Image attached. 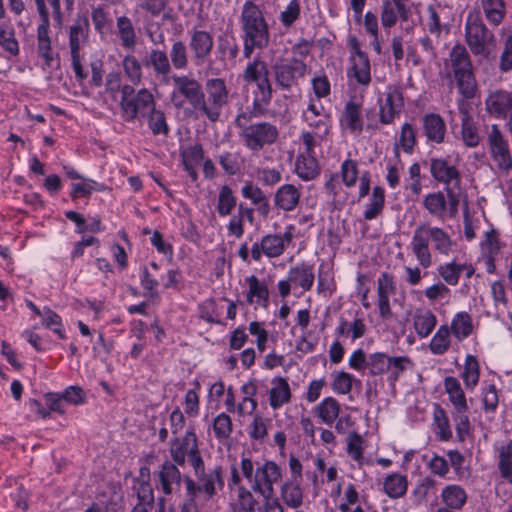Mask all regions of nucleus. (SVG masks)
Returning a JSON list of instances; mask_svg holds the SVG:
<instances>
[{"mask_svg": "<svg viewBox=\"0 0 512 512\" xmlns=\"http://www.w3.org/2000/svg\"><path fill=\"white\" fill-rule=\"evenodd\" d=\"M430 240L435 250L442 254H448L452 248V240L443 229L431 227L425 223L418 225L414 231L410 247L419 266L424 269L432 265V255L429 250Z\"/></svg>", "mask_w": 512, "mask_h": 512, "instance_id": "nucleus-1", "label": "nucleus"}, {"mask_svg": "<svg viewBox=\"0 0 512 512\" xmlns=\"http://www.w3.org/2000/svg\"><path fill=\"white\" fill-rule=\"evenodd\" d=\"M445 68L456 80L457 88L465 99H471L476 95L477 82L473 73V64L467 49L456 44L449 52L445 61Z\"/></svg>", "mask_w": 512, "mask_h": 512, "instance_id": "nucleus-2", "label": "nucleus"}, {"mask_svg": "<svg viewBox=\"0 0 512 512\" xmlns=\"http://www.w3.org/2000/svg\"><path fill=\"white\" fill-rule=\"evenodd\" d=\"M465 40L474 55L488 57L495 47L494 34L477 13H469L465 24Z\"/></svg>", "mask_w": 512, "mask_h": 512, "instance_id": "nucleus-3", "label": "nucleus"}, {"mask_svg": "<svg viewBox=\"0 0 512 512\" xmlns=\"http://www.w3.org/2000/svg\"><path fill=\"white\" fill-rule=\"evenodd\" d=\"M172 81L174 89L170 94V100L173 106L180 109L187 100L197 115H200L202 98L204 97L201 83L188 75H173Z\"/></svg>", "mask_w": 512, "mask_h": 512, "instance_id": "nucleus-4", "label": "nucleus"}, {"mask_svg": "<svg viewBox=\"0 0 512 512\" xmlns=\"http://www.w3.org/2000/svg\"><path fill=\"white\" fill-rule=\"evenodd\" d=\"M169 453L173 462L183 466L186 459L190 462L194 472L201 469L203 461L198 448L197 436L193 429H189L183 436H175L170 442Z\"/></svg>", "mask_w": 512, "mask_h": 512, "instance_id": "nucleus-5", "label": "nucleus"}, {"mask_svg": "<svg viewBox=\"0 0 512 512\" xmlns=\"http://www.w3.org/2000/svg\"><path fill=\"white\" fill-rule=\"evenodd\" d=\"M197 481L190 477H184V482L187 490V496L193 499L198 498L200 493H204L207 500L211 499L217 493V488L222 489L224 482L222 478V468L215 467L209 472H205L204 461H201V469L194 472Z\"/></svg>", "mask_w": 512, "mask_h": 512, "instance_id": "nucleus-6", "label": "nucleus"}, {"mask_svg": "<svg viewBox=\"0 0 512 512\" xmlns=\"http://www.w3.org/2000/svg\"><path fill=\"white\" fill-rule=\"evenodd\" d=\"M406 356L389 357L384 353H373L368 356L367 368L373 376L388 374V381L394 384L399 376L411 365Z\"/></svg>", "mask_w": 512, "mask_h": 512, "instance_id": "nucleus-7", "label": "nucleus"}, {"mask_svg": "<svg viewBox=\"0 0 512 512\" xmlns=\"http://www.w3.org/2000/svg\"><path fill=\"white\" fill-rule=\"evenodd\" d=\"M207 99L202 98L200 116L207 117L216 122L220 117L221 109L228 102V91L224 80L220 78L209 79L206 82Z\"/></svg>", "mask_w": 512, "mask_h": 512, "instance_id": "nucleus-8", "label": "nucleus"}, {"mask_svg": "<svg viewBox=\"0 0 512 512\" xmlns=\"http://www.w3.org/2000/svg\"><path fill=\"white\" fill-rule=\"evenodd\" d=\"M490 155L498 169L509 171L512 168V156L509 143L497 124H492L486 132Z\"/></svg>", "mask_w": 512, "mask_h": 512, "instance_id": "nucleus-9", "label": "nucleus"}, {"mask_svg": "<svg viewBox=\"0 0 512 512\" xmlns=\"http://www.w3.org/2000/svg\"><path fill=\"white\" fill-rule=\"evenodd\" d=\"M156 106L153 94L146 88L140 89L128 102L123 103L122 118L126 122H134L138 115L143 117Z\"/></svg>", "mask_w": 512, "mask_h": 512, "instance_id": "nucleus-10", "label": "nucleus"}, {"mask_svg": "<svg viewBox=\"0 0 512 512\" xmlns=\"http://www.w3.org/2000/svg\"><path fill=\"white\" fill-rule=\"evenodd\" d=\"M241 27L244 32L245 58H250L256 47V5L252 0L246 1L241 15Z\"/></svg>", "mask_w": 512, "mask_h": 512, "instance_id": "nucleus-11", "label": "nucleus"}, {"mask_svg": "<svg viewBox=\"0 0 512 512\" xmlns=\"http://www.w3.org/2000/svg\"><path fill=\"white\" fill-rule=\"evenodd\" d=\"M396 290L393 275L387 272L381 273L377 279V306L383 320H390L393 317L389 298L396 293Z\"/></svg>", "mask_w": 512, "mask_h": 512, "instance_id": "nucleus-12", "label": "nucleus"}, {"mask_svg": "<svg viewBox=\"0 0 512 512\" xmlns=\"http://www.w3.org/2000/svg\"><path fill=\"white\" fill-rule=\"evenodd\" d=\"M307 70L308 67L302 59L292 57L288 63L276 67V79L282 87L290 88L306 75Z\"/></svg>", "mask_w": 512, "mask_h": 512, "instance_id": "nucleus-13", "label": "nucleus"}, {"mask_svg": "<svg viewBox=\"0 0 512 512\" xmlns=\"http://www.w3.org/2000/svg\"><path fill=\"white\" fill-rule=\"evenodd\" d=\"M459 199L455 194H427L424 204L430 213L444 217L454 216L457 212Z\"/></svg>", "mask_w": 512, "mask_h": 512, "instance_id": "nucleus-14", "label": "nucleus"}, {"mask_svg": "<svg viewBox=\"0 0 512 512\" xmlns=\"http://www.w3.org/2000/svg\"><path fill=\"white\" fill-rule=\"evenodd\" d=\"M242 400L238 404V413L243 417H249L250 421V436L256 439V415L254 411L256 409V383L254 380H249L242 386Z\"/></svg>", "mask_w": 512, "mask_h": 512, "instance_id": "nucleus-15", "label": "nucleus"}, {"mask_svg": "<svg viewBox=\"0 0 512 512\" xmlns=\"http://www.w3.org/2000/svg\"><path fill=\"white\" fill-rule=\"evenodd\" d=\"M214 41L212 35L205 30H194L191 32L189 47L193 53L196 65L206 62L213 49Z\"/></svg>", "mask_w": 512, "mask_h": 512, "instance_id": "nucleus-16", "label": "nucleus"}, {"mask_svg": "<svg viewBox=\"0 0 512 512\" xmlns=\"http://www.w3.org/2000/svg\"><path fill=\"white\" fill-rule=\"evenodd\" d=\"M281 478V470L275 462H266L258 469V493L264 498L273 497V485Z\"/></svg>", "mask_w": 512, "mask_h": 512, "instance_id": "nucleus-17", "label": "nucleus"}, {"mask_svg": "<svg viewBox=\"0 0 512 512\" xmlns=\"http://www.w3.org/2000/svg\"><path fill=\"white\" fill-rule=\"evenodd\" d=\"M486 109L497 118H506L512 110V91H495L486 100Z\"/></svg>", "mask_w": 512, "mask_h": 512, "instance_id": "nucleus-18", "label": "nucleus"}, {"mask_svg": "<svg viewBox=\"0 0 512 512\" xmlns=\"http://www.w3.org/2000/svg\"><path fill=\"white\" fill-rule=\"evenodd\" d=\"M176 465L166 461L158 473L161 490L165 495H170L180 489L182 477Z\"/></svg>", "mask_w": 512, "mask_h": 512, "instance_id": "nucleus-19", "label": "nucleus"}, {"mask_svg": "<svg viewBox=\"0 0 512 512\" xmlns=\"http://www.w3.org/2000/svg\"><path fill=\"white\" fill-rule=\"evenodd\" d=\"M90 31L89 20L86 16H78L69 27L70 54L80 53L81 47L88 40Z\"/></svg>", "mask_w": 512, "mask_h": 512, "instance_id": "nucleus-20", "label": "nucleus"}, {"mask_svg": "<svg viewBox=\"0 0 512 512\" xmlns=\"http://www.w3.org/2000/svg\"><path fill=\"white\" fill-rule=\"evenodd\" d=\"M342 180L347 188H351L359 181V192H369L370 175L368 172L359 174L357 164L352 160H346L341 166Z\"/></svg>", "mask_w": 512, "mask_h": 512, "instance_id": "nucleus-21", "label": "nucleus"}, {"mask_svg": "<svg viewBox=\"0 0 512 512\" xmlns=\"http://www.w3.org/2000/svg\"><path fill=\"white\" fill-rule=\"evenodd\" d=\"M149 469L143 467L140 469V477L135 479L133 489L136 493L139 505L153 506L154 493L149 482Z\"/></svg>", "mask_w": 512, "mask_h": 512, "instance_id": "nucleus-22", "label": "nucleus"}, {"mask_svg": "<svg viewBox=\"0 0 512 512\" xmlns=\"http://www.w3.org/2000/svg\"><path fill=\"white\" fill-rule=\"evenodd\" d=\"M289 281L293 286L302 288L303 291H309L314 283L313 266L307 263H301L291 268L288 272Z\"/></svg>", "mask_w": 512, "mask_h": 512, "instance_id": "nucleus-23", "label": "nucleus"}, {"mask_svg": "<svg viewBox=\"0 0 512 512\" xmlns=\"http://www.w3.org/2000/svg\"><path fill=\"white\" fill-rule=\"evenodd\" d=\"M413 327L420 338L428 337L437 325V318L430 310L418 309L412 317Z\"/></svg>", "mask_w": 512, "mask_h": 512, "instance_id": "nucleus-24", "label": "nucleus"}, {"mask_svg": "<svg viewBox=\"0 0 512 512\" xmlns=\"http://www.w3.org/2000/svg\"><path fill=\"white\" fill-rule=\"evenodd\" d=\"M424 133L429 141L441 143L444 140L446 124L443 118L435 113L427 114L423 118Z\"/></svg>", "mask_w": 512, "mask_h": 512, "instance_id": "nucleus-25", "label": "nucleus"}, {"mask_svg": "<svg viewBox=\"0 0 512 512\" xmlns=\"http://www.w3.org/2000/svg\"><path fill=\"white\" fill-rule=\"evenodd\" d=\"M269 391V404L273 409H279L290 402L291 392L288 382L281 377L274 378Z\"/></svg>", "mask_w": 512, "mask_h": 512, "instance_id": "nucleus-26", "label": "nucleus"}, {"mask_svg": "<svg viewBox=\"0 0 512 512\" xmlns=\"http://www.w3.org/2000/svg\"><path fill=\"white\" fill-rule=\"evenodd\" d=\"M254 465L251 459L242 458L240 471L232 467L231 481L235 486L256 487V475H254Z\"/></svg>", "mask_w": 512, "mask_h": 512, "instance_id": "nucleus-27", "label": "nucleus"}, {"mask_svg": "<svg viewBox=\"0 0 512 512\" xmlns=\"http://www.w3.org/2000/svg\"><path fill=\"white\" fill-rule=\"evenodd\" d=\"M340 123L344 128L351 132H361L363 127L361 119V105L354 101L346 103L340 118Z\"/></svg>", "mask_w": 512, "mask_h": 512, "instance_id": "nucleus-28", "label": "nucleus"}, {"mask_svg": "<svg viewBox=\"0 0 512 512\" xmlns=\"http://www.w3.org/2000/svg\"><path fill=\"white\" fill-rule=\"evenodd\" d=\"M116 27L121 40V46L129 51H133L137 44V35L131 19L127 16L118 17Z\"/></svg>", "mask_w": 512, "mask_h": 512, "instance_id": "nucleus-29", "label": "nucleus"}, {"mask_svg": "<svg viewBox=\"0 0 512 512\" xmlns=\"http://www.w3.org/2000/svg\"><path fill=\"white\" fill-rule=\"evenodd\" d=\"M314 413L324 424L331 425L339 416L340 404L333 397L324 398L315 406Z\"/></svg>", "mask_w": 512, "mask_h": 512, "instance_id": "nucleus-30", "label": "nucleus"}, {"mask_svg": "<svg viewBox=\"0 0 512 512\" xmlns=\"http://www.w3.org/2000/svg\"><path fill=\"white\" fill-rule=\"evenodd\" d=\"M436 486L437 482L431 477L422 478L411 491L412 503L416 506L426 503L430 496L436 495Z\"/></svg>", "mask_w": 512, "mask_h": 512, "instance_id": "nucleus-31", "label": "nucleus"}, {"mask_svg": "<svg viewBox=\"0 0 512 512\" xmlns=\"http://www.w3.org/2000/svg\"><path fill=\"white\" fill-rule=\"evenodd\" d=\"M497 457L501 477L512 484V440L497 447Z\"/></svg>", "mask_w": 512, "mask_h": 512, "instance_id": "nucleus-32", "label": "nucleus"}, {"mask_svg": "<svg viewBox=\"0 0 512 512\" xmlns=\"http://www.w3.org/2000/svg\"><path fill=\"white\" fill-rule=\"evenodd\" d=\"M253 111L241 113L236 118V123L241 129V137L245 144L252 150L256 149V128L253 123Z\"/></svg>", "mask_w": 512, "mask_h": 512, "instance_id": "nucleus-33", "label": "nucleus"}, {"mask_svg": "<svg viewBox=\"0 0 512 512\" xmlns=\"http://www.w3.org/2000/svg\"><path fill=\"white\" fill-rule=\"evenodd\" d=\"M441 498L445 506L459 510L465 505L467 494L460 485L451 484L442 490Z\"/></svg>", "mask_w": 512, "mask_h": 512, "instance_id": "nucleus-34", "label": "nucleus"}, {"mask_svg": "<svg viewBox=\"0 0 512 512\" xmlns=\"http://www.w3.org/2000/svg\"><path fill=\"white\" fill-rule=\"evenodd\" d=\"M384 201V194H361L359 203L364 208V218L372 220L377 217L383 210Z\"/></svg>", "mask_w": 512, "mask_h": 512, "instance_id": "nucleus-35", "label": "nucleus"}, {"mask_svg": "<svg viewBox=\"0 0 512 512\" xmlns=\"http://www.w3.org/2000/svg\"><path fill=\"white\" fill-rule=\"evenodd\" d=\"M431 173L436 180L448 185L452 183L456 185L458 183L457 170L453 166L448 165L444 160H433L431 163Z\"/></svg>", "mask_w": 512, "mask_h": 512, "instance_id": "nucleus-36", "label": "nucleus"}, {"mask_svg": "<svg viewBox=\"0 0 512 512\" xmlns=\"http://www.w3.org/2000/svg\"><path fill=\"white\" fill-rule=\"evenodd\" d=\"M473 331L472 319L467 312L457 313L451 322L450 333L458 340L462 341L469 337Z\"/></svg>", "mask_w": 512, "mask_h": 512, "instance_id": "nucleus-37", "label": "nucleus"}, {"mask_svg": "<svg viewBox=\"0 0 512 512\" xmlns=\"http://www.w3.org/2000/svg\"><path fill=\"white\" fill-rule=\"evenodd\" d=\"M480 377V367L478 360L473 355H467L464 362V367L461 372V378L464 382L466 389L474 390L478 385Z\"/></svg>", "mask_w": 512, "mask_h": 512, "instance_id": "nucleus-38", "label": "nucleus"}, {"mask_svg": "<svg viewBox=\"0 0 512 512\" xmlns=\"http://www.w3.org/2000/svg\"><path fill=\"white\" fill-rule=\"evenodd\" d=\"M351 68L348 76L355 78L356 82L363 86H368L371 82V67L369 58H358L350 60Z\"/></svg>", "mask_w": 512, "mask_h": 512, "instance_id": "nucleus-39", "label": "nucleus"}, {"mask_svg": "<svg viewBox=\"0 0 512 512\" xmlns=\"http://www.w3.org/2000/svg\"><path fill=\"white\" fill-rule=\"evenodd\" d=\"M408 488V481L406 476L394 473L388 475L383 482L384 492L390 498H400L402 497Z\"/></svg>", "mask_w": 512, "mask_h": 512, "instance_id": "nucleus-40", "label": "nucleus"}, {"mask_svg": "<svg viewBox=\"0 0 512 512\" xmlns=\"http://www.w3.org/2000/svg\"><path fill=\"white\" fill-rule=\"evenodd\" d=\"M481 5L488 22L498 26L506 14L504 0H481Z\"/></svg>", "mask_w": 512, "mask_h": 512, "instance_id": "nucleus-41", "label": "nucleus"}, {"mask_svg": "<svg viewBox=\"0 0 512 512\" xmlns=\"http://www.w3.org/2000/svg\"><path fill=\"white\" fill-rule=\"evenodd\" d=\"M49 18L46 22L42 21L37 28V49L39 55L45 60L47 65H50L53 60V52L51 47V41L48 35Z\"/></svg>", "mask_w": 512, "mask_h": 512, "instance_id": "nucleus-42", "label": "nucleus"}, {"mask_svg": "<svg viewBox=\"0 0 512 512\" xmlns=\"http://www.w3.org/2000/svg\"><path fill=\"white\" fill-rule=\"evenodd\" d=\"M444 389L448 394L449 400L453 408L467 406L465 393L457 378L448 376L444 379Z\"/></svg>", "mask_w": 512, "mask_h": 512, "instance_id": "nucleus-43", "label": "nucleus"}, {"mask_svg": "<svg viewBox=\"0 0 512 512\" xmlns=\"http://www.w3.org/2000/svg\"><path fill=\"white\" fill-rule=\"evenodd\" d=\"M91 20L95 31L101 36L106 35L112 27V18L109 12L101 5L91 8Z\"/></svg>", "mask_w": 512, "mask_h": 512, "instance_id": "nucleus-44", "label": "nucleus"}, {"mask_svg": "<svg viewBox=\"0 0 512 512\" xmlns=\"http://www.w3.org/2000/svg\"><path fill=\"white\" fill-rule=\"evenodd\" d=\"M236 488L237 498L235 507L237 512H254L256 501L253 493L256 491V487L236 486Z\"/></svg>", "mask_w": 512, "mask_h": 512, "instance_id": "nucleus-45", "label": "nucleus"}, {"mask_svg": "<svg viewBox=\"0 0 512 512\" xmlns=\"http://www.w3.org/2000/svg\"><path fill=\"white\" fill-rule=\"evenodd\" d=\"M450 347V328L447 325H441L432 337L429 348L434 355H442Z\"/></svg>", "mask_w": 512, "mask_h": 512, "instance_id": "nucleus-46", "label": "nucleus"}, {"mask_svg": "<svg viewBox=\"0 0 512 512\" xmlns=\"http://www.w3.org/2000/svg\"><path fill=\"white\" fill-rule=\"evenodd\" d=\"M282 498L284 502L292 507L298 508L303 502V492L299 481H288L282 486Z\"/></svg>", "mask_w": 512, "mask_h": 512, "instance_id": "nucleus-47", "label": "nucleus"}, {"mask_svg": "<svg viewBox=\"0 0 512 512\" xmlns=\"http://www.w3.org/2000/svg\"><path fill=\"white\" fill-rule=\"evenodd\" d=\"M148 126L154 135L167 136L169 134V126L163 111L157 110L154 106L147 114Z\"/></svg>", "mask_w": 512, "mask_h": 512, "instance_id": "nucleus-48", "label": "nucleus"}, {"mask_svg": "<svg viewBox=\"0 0 512 512\" xmlns=\"http://www.w3.org/2000/svg\"><path fill=\"white\" fill-rule=\"evenodd\" d=\"M295 170L302 179L311 180L318 175V163L314 156L301 155L297 158Z\"/></svg>", "mask_w": 512, "mask_h": 512, "instance_id": "nucleus-49", "label": "nucleus"}, {"mask_svg": "<svg viewBox=\"0 0 512 512\" xmlns=\"http://www.w3.org/2000/svg\"><path fill=\"white\" fill-rule=\"evenodd\" d=\"M148 63L156 75L167 76L171 72V64L165 51L152 49Z\"/></svg>", "mask_w": 512, "mask_h": 512, "instance_id": "nucleus-50", "label": "nucleus"}, {"mask_svg": "<svg viewBox=\"0 0 512 512\" xmlns=\"http://www.w3.org/2000/svg\"><path fill=\"white\" fill-rule=\"evenodd\" d=\"M122 68L128 80L138 85L142 80V67L138 59L132 55L128 54L122 59Z\"/></svg>", "mask_w": 512, "mask_h": 512, "instance_id": "nucleus-51", "label": "nucleus"}, {"mask_svg": "<svg viewBox=\"0 0 512 512\" xmlns=\"http://www.w3.org/2000/svg\"><path fill=\"white\" fill-rule=\"evenodd\" d=\"M212 427L219 441L227 440L232 433V420L226 413H220L214 418Z\"/></svg>", "mask_w": 512, "mask_h": 512, "instance_id": "nucleus-52", "label": "nucleus"}, {"mask_svg": "<svg viewBox=\"0 0 512 512\" xmlns=\"http://www.w3.org/2000/svg\"><path fill=\"white\" fill-rule=\"evenodd\" d=\"M203 154V148L200 144H195L186 148L182 153L183 163L186 170L193 174L195 167L202 163Z\"/></svg>", "mask_w": 512, "mask_h": 512, "instance_id": "nucleus-53", "label": "nucleus"}, {"mask_svg": "<svg viewBox=\"0 0 512 512\" xmlns=\"http://www.w3.org/2000/svg\"><path fill=\"white\" fill-rule=\"evenodd\" d=\"M332 389L337 394H348L353 387V376L344 371H335L331 374Z\"/></svg>", "mask_w": 512, "mask_h": 512, "instance_id": "nucleus-54", "label": "nucleus"}, {"mask_svg": "<svg viewBox=\"0 0 512 512\" xmlns=\"http://www.w3.org/2000/svg\"><path fill=\"white\" fill-rule=\"evenodd\" d=\"M465 268V264L456 262L442 264L438 267V272L442 279L449 285H457L459 277Z\"/></svg>", "mask_w": 512, "mask_h": 512, "instance_id": "nucleus-55", "label": "nucleus"}, {"mask_svg": "<svg viewBox=\"0 0 512 512\" xmlns=\"http://www.w3.org/2000/svg\"><path fill=\"white\" fill-rule=\"evenodd\" d=\"M168 2L169 0H135V7L138 11L154 18L164 12Z\"/></svg>", "mask_w": 512, "mask_h": 512, "instance_id": "nucleus-56", "label": "nucleus"}, {"mask_svg": "<svg viewBox=\"0 0 512 512\" xmlns=\"http://www.w3.org/2000/svg\"><path fill=\"white\" fill-rule=\"evenodd\" d=\"M468 405L453 408L452 417L459 439L463 440L468 434L470 422L467 415Z\"/></svg>", "mask_w": 512, "mask_h": 512, "instance_id": "nucleus-57", "label": "nucleus"}, {"mask_svg": "<svg viewBox=\"0 0 512 512\" xmlns=\"http://www.w3.org/2000/svg\"><path fill=\"white\" fill-rule=\"evenodd\" d=\"M363 439L356 433L352 432L347 437V453L361 467L364 463L363 458Z\"/></svg>", "mask_w": 512, "mask_h": 512, "instance_id": "nucleus-58", "label": "nucleus"}, {"mask_svg": "<svg viewBox=\"0 0 512 512\" xmlns=\"http://www.w3.org/2000/svg\"><path fill=\"white\" fill-rule=\"evenodd\" d=\"M0 46L10 55H18L19 44L11 27L0 26Z\"/></svg>", "mask_w": 512, "mask_h": 512, "instance_id": "nucleus-59", "label": "nucleus"}, {"mask_svg": "<svg viewBox=\"0 0 512 512\" xmlns=\"http://www.w3.org/2000/svg\"><path fill=\"white\" fill-rule=\"evenodd\" d=\"M171 63L175 69L182 70L188 66V56L185 44L178 40L172 44L170 50Z\"/></svg>", "mask_w": 512, "mask_h": 512, "instance_id": "nucleus-60", "label": "nucleus"}, {"mask_svg": "<svg viewBox=\"0 0 512 512\" xmlns=\"http://www.w3.org/2000/svg\"><path fill=\"white\" fill-rule=\"evenodd\" d=\"M284 247V239L277 235H268L261 241V249L268 257L281 255Z\"/></svg>", "mask_w": 512, "mask_h": 512, "instance_id": "nucleus-61", "label": "nucleus"}, {"mask_svg": "<svg viewBox=\"0 0 512 512\" xmlns=\"http://www.w3.org/2000/svg\"><path fill=\"white\" fill-rule=\"evenodd\" d=\"M304 120L313 129L315 136L324 138L329 133L330 117L327 114L319 116H304Z\"/></svg>", "mask_w": 512, "mask_h": 512, "instance_id": "nucleus-62", "label": "nucleus"}, {"mask_svg": "<svg viewBox=\"0 0 512 512\" xmlns=\"http://www.w3.org/2000/svg\"><path fill=\"white\" fill-rule=\"evenodd\" d=\"M223 170L230 175L239 173L243 167V160L237 153H224L219 159Z\"/></svg>", "mask_w": 512, "mask_h": 512, "instance_id": "nucleus-63", "label": "nucleus"}, {"mask_svg": "<svg viewBox=\"0 0 512 512\" xmlns=\"http://www.w3.org/2000/svg\"><path fill=\"white\" fill-rule=\"evenodd\" d=\"M277 137L276 126L266 122L258 123V146L270 145L276 141Z\"/></svg>", "mask_w": 512, "mask_h": 512, "instance_id": "nucleus-64", "label": "nucleus"}]
</instances>
